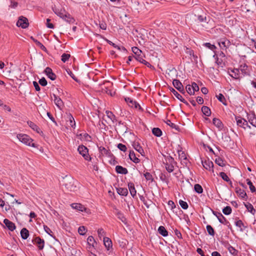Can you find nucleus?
<instances>
[{
	"label": "nucleus",
	"mask_w": 256,
	"mask_h": 256,
	"mask_svg": "<svg viewBox=\"0 0 256 256\" xmlns=\"http://www.w3.org/2000/svg\"><path fill=\"white\" fill-rule=\"evenodd\" d=\"M179 204L180 206L184 210H186L188 208V204L187 202L182 200H180Z\"/></svg>",
	"instance_id": "46"
},
{
	"label": "nucleus",
	"mask_w": 256,
	"mask_h": 256,
	"mask_svg": "<svg viewBox=\"0 0 256 256\" xmlns=\"http://www.w3.org/2000/svg\"><path fill=\"white\" fill-rule=\"evenodd\" d=\"M152 132L156 136H160L162 134V132L160 128H154L152 130Z\"/></svg>",
	"instance_id": "36"
},
{
	"label": "nucleus",
	"mask_w": 256,
	"mask_h": 256,
	"mask_svg": "<svg viewBox=\"0 0 256 256\" xmlns=\"http://www.w3.org/2000/svg\"><path fill=\"white\" fill-rule=\"evenodd\" d=\"M74 209H76L79 211L83 212L86 210V208L82 204L78 203H74L71 204Z\"/></svg>",
	"instance_id": "19"
},
{
	"label": "nucleus",
	"mask_w": 256,
	"mask_h": 256,
	"mask_svg": "<svg viewBox=\"0 0 256 256\" xmlns=\"http://www.w3.org/2000/svg\"><path fill=\"white\" fill-rule=\"evenodd\" d=\"M178 156L180 159H182L184 160H186V156L185 154L183 151L178 150Z\"/></svg>",
	"instance_id": "55"
},
{
	"label": "nucleus",
	"mask_w": 256,
	"mask_h": 256,
	"mask_svg": "<svg viewBox=\"0 0 256 256\" xmlns=\"http://www.w3.org/2000/svg\"><path fill=\"white\" fill-rule=\"evenodd\" d=\"M223 213L226 215L230 214L232 213V208L230 206L224 207L222 210Z\"/></svg>",
	"instance_id": "43"
},
{
	"label": "nucleus",
	"mask_w": 256,
	"mask_h": 256,
	"mask_svg": "<svg viewBox=\"0 0 256 256\" xmlns=\"http://www.w3.org/2000/svg\"><path fill=\"white\" fill-rule=\"evenodd\" d=\"M74 182L73 178L66 176L62 182V185L70 192L75 191L76 188L74 185Z\"/></svg>",
	"instance_id": "2"
},
{
	"label": "nucleus",
	"mask_w": 256,
	"mask_h": 256,
	"mask_svg": "<svg viewBox=\"0 0 256 256\" xmlns=\"http://www.w3.org/2000/svg\"><path fill=\"white\" fill-rule=\"evenodd\" d=\"M36 44L40 47L42 50L46 51V47L39 41L36 40L35 41Z\"/></svg>",
	"instance_id": "54"
},
{
	"label": "nucleus",
	"mask_w": 256,
	"mask_h": 256,
	"mask_svg": "<svg viewBox=\"0 0 256 256\" xmlns=\"http://www.w3.org/2000/svg\"><path fill=\"white\" fill-rule=\"evenodd\" d=\"M206 230L208 234L210 236H214V228L210 225L206 226Z\"/></svg>",
	"instance_id": "45"
},
{
	"label": "nucleus",
	"mask_w": 256,
	"mask_h": 256,
	"mask_svg": "<svg viewBox=\"0 0 256 256\" xmlns=\"http://www.w3.org/2000/svg\"><path fill=\"white\" fill-rule=\"evenodd\" d=\"M78 232L80 235H84L86 232V228L84 226H80L78 229Z\"/></svg>",
	"instance_id": "47"
},
{
	"label": "nucleus",
	"mask_w": 256,
	"mask_h": 256,
	"mask_svg": "<svg viewBox=\"0 0 256 256\" xmlns=\"http://www.w3.org/2000/svg\"><path fill=\"white\" fill-rule=\"evenodd\" d=\"M17 138L20 141L26 145L36 147L35 144L32 142L33 140L28 135L20 134L17 135Z\"/></svg>",
	"instance_id": "3"
},
{
	"label": "nucleus",
	"mask_w": 256,
	"mask_h": 256,
	"mask_svg": "<svg viewBox=\"0 0 256 256\" xmlns=\"http://www.w3.org/2000/svg\"><path fill=\"white\" fill-rule=\"evenodd\" d=\"M214 214L218 218L219 222L221 224H224L226 222V218L222 216L221 213H216L213 212Z\"/></svg>",
	"instance_id": "30"
},
{
	"label": "nucleus",
	"mask_w": 256,
	"mask_h": 256,
	"mask_svg": "<svg viewBox=\"0 0 256 256\" xmlns=\"http://www.w3.org/2000/svg\"><path fill=\"white\" fill-rule=\"evenodd\" d=\"M158 233L163 236H168V232L163 226H160L158 230Z\"/></svg>",
	"instance_id": "32"
},
{
	"label": "nucleus",
	"mask_w": 256,
	"mask_h": 256,
	"mask_svg": "<svg viewBox=\"0 0 256 256\" xmlns=\"http://www.w3.org/2000/svg\"><path fill=\"white\" fill-rule=\"evenodd\" d=\"M144 176L147 180H149L150 182L153 181L154 179H153L152 176L150 172H146L144 174Z\"/></svg>",
	"instance_id": "48"
},
{
	"label": "nucleus",
	"mask_w": 256,
	"mask_h": 256,
	"mask_svg": "<svg viewBox=\"0 0 256 256\" xmlns=\"http://www.w3.org/2000/svg\"><path fill=\"white\" fill-rule=\"evenodd\" d=\"M220 176L225 181L228 182L230 184H232V182L226 175V173L224 172H220Z\"/></svg>",
	"instance_id": "38"
},
{
	"label": "nucleus",
	"mask_w": 256,
	"mask_h": 256,
	"mask_svg": "<svg viewBox=\"0 0 256 256\" xmlns=\"http://www.w3.org/2000/svg\"><path fill=\"white\" fill-rule=\"evenodd\" d=\"M212 122L213 124L219 129V130H222V129L223 124L219 119L217 118H214Z\"/></svg>",
	"instance_id": "22"
},
{
	"label": "nucleus",
	"mask_w": 256,
	"mask_h": 256,
	"mask_svg": "<svg viewBox=\"0 0 256 256\" xmlns=\"http://www.w3.org/2000/svg\"><path fill=\"white\" fill-rule=\"evenodd\" d=\"M118 148L120 150L126 152L127 150L126 146L122 144H118Z\"/></svg>",
	"instance_id": "56"
},
{
	"label": "nucleus",
	"mask_w": 256,
	"mask_h": 256,
	"mask_svg": "<svg viewBox=\"0 0 256 256\" xmlns=\"http://www.w3.org/2000/svg\"><path fill=\"white\" fill-rule=\"evenodd\" d=\"M186 88L188 93L190 95L194 94V92L190 85H187Z\"/></svg>",
	"instance_id": "49"
},
{
	"label": "nucleus",
	"mask_w": 256,
	"mask_h": 256,
	"mask_svg": "<svg viewBox=\"0 0 256 256\" xmlns=\"http://www.w3.org/2000/svg\"><path fill=\"white\" fill-rule=\"evenodd\" d=\"M174 159L171 157L168 156L166 158V162L164 163L165 168L168 172H172L174 169Z\"/></svg>",
	"instance_id": "4"
},
{
	"label": "nucleus",
	"mask_w": 256,
	"mask_h": 256,
	"mask_svg": "<svg viewBox=\"0 0 256 256\" xmlns=\"http://www.w3.org/2000/svg\"><path fill=\"white\" fill-rule=\"evenodd\" d=\"M54 12L60 18L64 20L66 22L71 24L74 22V20L70 14L67 13L64 10L58 9L56 7L52 8Z\"/></svg>",
	"instance_id": "1"
},
{
	"label": "nucleus",
	"mask_w": 256,
	"mask_h": 256,
	"mask_svg": "<svg viewBox=\"0 0 256 256\" xmlns=\"http://www.w3.org/2000/svg\"><path fill=\"white\" fill-rule=\"evenodd\" d=\"M202 112L205 116H208L211 114V111L210 108L206 106H203L202 108Z\"/></svg>",
	"instance_id": "34"
},
{
	"label": "nucleus",
	"mask_w": 256,
	"mask_h": 256,
	"mask_svg": "<svg viewBox=\"0 0 256 256\" xmlns=\"http://www.w3.org/2000/svg\"><path fill=\"white\" fill-rule=\"evenodd\" d=\"M170 91L173 94L176 96V97L180 100L181 102L184 103H186L185 100L182 97V96L179 94L174 88H170Z\"/></svg>",
	"instance_id": "20"
},
{
	"label": "nucleus",
	"mask_w": 256,
	"mask_h": 256,
	"mask_svg": "<svg viewBox=\"0 0 256 256\" xmlns=\"http://www.w3.org/2000/svg\"><path fill=\"white\" fill-rule=\"evenodd\" d=\"M216 163L218 164V166H224V161L221 158H216L215 160Z\"/></svg>",
	"instance_id": "57"
},
{
	"label": "nucleus",
	"mask_w": 256,
	"mask_h": 256,
	"mask_svg": "<svg viewBox=\"0 0 256 256\" xmlns=\"http://www.w3.org/2000/svg\"><path fill=\"white\" fill-rule=\"evenodd\" d=\"M218 44L222 49L226 50L230 46V42L226 38H221L218 42Z\"/></svg>",
	"instance_id": "10"
},
{
	"label": "nucleus",
	"mask_w": 256,
	"mask_h": 256,
	"mask_svg": "<svg viewBox=\"0 0 256 256\" xmlns=\"http://www.w3.org/2000/svg\"><path fill=\"white\" fill-rule=\"evenodd\" d=\"M22 238L26 240L29 236V232L26 228H23L20 231Z\"/></svg>",
	"instance_id": "29"
},
{
	"label": "nucleus",
	"mask_w": 256,
	"mask_h": 256,
	"mask_svg": "<svg viewBox=\"0 0 256 256\" xmlns=\"http://www.w3.org/2000/svg\"><path fill=\"white\" fill-rule=\"evenodd\" d=\"M255 118H256V117L255 114L254 112L248 114V119L250 122L253 121L255 119Z\"/></svg>",
	"instance_id": "52"
},
{
	"label": "nucleus",
	"mask_w": 256,
	"mask_h": 256,
	"mask_svg": "<svg viewBox=\"0 0 256 256\" xmlns=\"http://www.w3.org/2000/svg\"><path fill=\"white\" fill-rule=\"evenodd\" d=\"M106 114L107 116L112 122H114L116 120V116L113 113L110 111H106Z\"/></svg>",
	"instance_id": "39"
},
{
	"label": "nucleus",
	"mask_w": 256,
	"mask_h": 256,
	"mask_svg": "<svg viewBox=\"0 0 256 256\" xmlns=\"http://www.w3.org/2000/svg\"><path fill=\"white\" fill-rule=\"evenodd\" d=\"M34 241L40 250L43 249L44 244V241L43 239H41L40 237H36Z\"/></svg>",
	"instance_id": "14"
},
{
	"label": "nucleus",
	"mask_w": 256,
	"mask_h": 256,
	"mask_svg": "<svg viewBox=\"0 0 256 256\" xmlns=\"http://www.w3.org/2000/svg\"><path fill=\"white\" fill-rule=\"evenodd\" d=\"M88 243L94 246V244L96 242L94 238L92 236H89L87 239Z\"/></svg>",
	"instance_id": "51"
},
{
	"label": "nucleus",
	"mask_w": 256,
	"mask_h": 256,
	"mask_svg": "<svg viewBox=\"0 0 256 256\" xmlns=\"http://www.w3.org/2000/svg\"><path fill=\"white\" fill-rule=\"evenodd\" d=\"M117 192L121 196H126L128 194V190L126 188H116Z\"/></svg>",
	"instance_id": "28"
},
{
	"label": "nucleus",
	"mask_w": 256,
	"mask_h": 256,
	"mask_svg": "<svg viewBox=\"0 0 256 256\" xmlns=\"http://www.w3.org/2000/svg\"><path fill=\"white\" fill-rule=\"evenodd\" d=\"M4 223L6 226V227L11 231L14 230L16 228V226L14 223L10 222L8 219H4Z\"/></svg>",
	"instance_id": "18"
},
{
	"label": "nucleus",
	"mask_w": 256,
	"mask_h": 256,
	"mask_svg": "<svg viewBox=\"0 0 256 256\" xmlns=\"http://www.w3.org/2000/svg\"><path fill=\"white\" fill-rule=\"evenodd\" d=\"M16 25L17 26H20L23 28H28V18L22 16H20L16 22Z\"/></svg>",
	"instance_id": "6"
},
{
	"label": "nucleus",
	"mask_w": 256,
	"mask_h": 256,
	"mask_svg": "<svg viewBox=\"0 0 256 256\" xmlns=\"http://www.w3.org/2000/svg\"><path fill=\"white\" fill-rule=\"evenodd\" d=\"M166 123L168 125L170 126L171 128L177 130L178 126L174 124L170 120H168L166 121Z\"/></svg>",
	"instance_id": "58"
},
{
	"label": "nucleus",
	"mask_w": 256,
	"mask_h": 256,
	"mask_svg": "<svg viewBox=\"0 0 256 256\" xmlns=\"http://www.w3.org/2000/svg\"><path fill=\"white\" fill-rule=\"evenodd\" d=\"M53 97L54 104L59 108L61 109L64 106L63 102L55 94H53Z\"/></svg>",
	"instance_id": "13"
},
{
	"label": "nucleus",
	"mask_w": 256,
	"mask_h": 256,
	"mask_svg": "<svg viewBox=\"0 0 256 256\" xmlns=\"http://www.w3.org/2000/svg\"><path fill=\"white\" fill-rule=\"evenodd\" d=\"M236 120L238 126L243 128L244 129H246V126L250 128V126L248 124V122L244 118L236 117Z\"/></svg>",
	"instance_id": "7"
},
{
	"label": "nucleus",
	"mask_w": 256,
	"mask_h": 256,
	"mask_svg": "<svg viewBox=\"0 0 256 256\" xmlns=\"http://www.w3.org/2000/svg\"><path fill=\"white\" fill-rule=\"evenodd\" d=\"M98 236L101 238L102 237L104 236V234H105V232L102 228H100L98 230Z\"/></svg>",
	"instance_id": "60"
},
{
	"label": "nucleus",
	"mask_w": 256,
	"mask_h": 256,
	"mask_svg": "<svg viewBox=\"0 0 256 256\" xmlns=\"http://www.w3.org/2000/svg\"><path fill=\"white\" fill-rule=\"evenodd\" d=\"M116 171L117 173L126 174L128 173V170L120 166H117L116 167Z\"/></svg>",
	"instance_id": "21"
},
{
	"label": "nucleus",
	"mask_w": 256,
	"mask_h": 256,
	"mask_svg": "<svg viewBox=\"0 0 256 256\" xmlns=\"http://www.w3.org/2000/svg\"><path fill=\"white\" fill-rule=\"evenodd\" d=\"M78 150L86 160H91V158L88 154V149L85 146L83 145L80 146L78 147Z\"/></svg>",
	"instance_id": "5"
},
{
	"label": "nucleus",
	"mask_w": 256,
	"mask_h": 256,
	"mask_svg": "<svg viewBox=\"0 0 256 256\" xmlns=\"http://www.w3.org/2000/svg\"><path fill=\"white\" fill-rule=\"evenodd\" d=\"M203 45L208 48L209 49L211 50H214V49H215L216 48L215 46L214 45V44H211L209 43V42H206V43H204L203 44Z\"/></svg>",
	"instance_id": "53"
},
{
	"label": "nucleus",
	"mask_w": 256,
	"mask_h": 256,
	"mask_svg": "<svg viewBox=\"0 0 256 256\" xmlns=\"http://www.w3.org/2000/svg\"><path fill=\"white\" fill-rule=\"evenodd\" d=\"M191 86L192 87L194 92H198L199 90V87L196 83L193 82Z\"/></svg>",
	"instance_id": "61"
},
{
	"label": "nucleus",
	"mask_w": 256,
	"mask_h": 256,
	"mask_svg": "<svg viewBox=\"0 0 256 256\" xmlns=\"http://www.w3.org/2000/svg\"><path fill=\"white\" fill-rule=\"evenodd\" d=\"M38 82L42 86H46L47 84V81L44 78L40 79Z\"/></svg>",
	"instance_id": "59"
},
{
	"label": "nucleus",
	"mask_w": 256,
	"mask_h": 256,
	"mask_svg": "<svg viewBox=\"0 0 256 256\" xmlns=\"http://www.w3.org/2000/svg\"><path fill=\"white\" fill-rule=\"evenodd\" d=\"M216 98L218 99V100L221 102H222L224 104H226V100L222 94H220L218 96H216Z\"/></svg>",
	"instance_id": "40"
},
{
	"label": "nucleus",
	"mask_w": 256,
	"mask_h": 256,
	"mask_svg": "<svg viewBox=\"0 0 256 256\" xmlns=\"http://www.w3.org/2000/svg\"><path fill=\"white\" fill-rule=\"evenodd\" d=\"M116 214L118 216V218H119L122 222L124 223L126 222V218L124 216L123 214H122L120 211H118L116 210Z\"/></svg>",
	"instance_id": "35"
},
{
	"label": "nucleus",
	"mask_w": 256,
	"mask_h": 256,
	"mask_svg": "<svg viewBox=\"0 0 256 256\" xmlns=\"http://www.w3.org/2000/svg\"><path fill=\"white\" fill-rule=\"evenodd\" d=\"M104 244L108 250L112 247V240L108 237L104 238Z\"/></svg>",
	"instance_id": "26"
},
{
	"label": "nucleus",
	"mask_w": 256,
	"mask_h": 256,
	"mask_svg": "<svg viewBox=\"0 0 256 256\" xmlns=\"http://www.w3.org/2000/svg\"><path fill=\"white\" fill-rule=\"evenodd\" d=\"M132 146L134 148L142 155V154L144 153V151L138 142H134Z\"/></svg>",
	"instance_id": "27"
},
{
	"label": "nucleus",
	"mask_w": 256,
	"mask_h": 256,
	"mask_svg": "<svg viewBox=\"0 0 256 256\" xmlns=\"http://www.w3.org/2000/svg\"><path fill=\"white\" fill-rule=\"evenodd\" d=\"M45 74L50 78L51 80H54L56 78V75L52 72L51 68L47 67L44 70Z\"/></svg>",
	"instance_id": "12"
},
{
	"label": "nucleus",
	"mask_w": 256,
	"mask_h": 256,
	"mask_svg": "<svg viewBox=\"0 0 256 256\" xmlns=\"http://www.w3.org/2000/svg\"><path fill=\"white\" fill-rule=\"evenodd\" d=\"M174 86L176 88L179 92L182 93H184V88L181 83V82L178 80H174L172 82Z\"/></svg>",
	"instance_id": "9"
},
{
	"label": "nucleus",
	"mask_w": 256,
	"mask_h": 256,
	"mask_svg": "<svg viewBox=\"0 0 256 256\" xmlns=\"http://www.w3.org/2000/svg\"><path fill=\"white\" fill-rule=\"evenodd\" d=\"M33 85L36 91L40 90V86H39L38 84L36 82V81L33 82Z\"/></svg>",
	"instance_id": "64"
},
{
	"label": "nucleus",
	"mask_w": 256,
	"mask_h": 256,
	"mask_svg": "<svg viewBox=\"0 0 256 256\" xmlns=\"http://www.w3.org/2000/svg\"><path fill=\"white\" fill-rule=\"evenodd\" d=\"M202 164L204 168L208 170H210L214 166L213 162L209 160L204 162L202 161Z\"/></svg>",
	"instance_id": "17"
},
{
	"label": "nucleus",
	"mask_w": 256,
	"mask_h": 256,
	"mask_svg": "<svg viewBox=\"0 0 256 256\" xmlns=\"http://www.w3.org/2000/svg\"><path fill=\"white\" fill-rule=\"evenodd\" d=\"M116 48H117L118 50L123 52L124 53H126L127 52L126 49L122 46H120L118 45H117V46Z\"/></svg>",
	"instance_id": "63"
},
{
	"label": "nucleus",
	"mask_w": 256,
	"mask_h": 256,
	"mask_svg": "<svg viewBox=\"0 0 256 256\" xmlns=\"http://www.w3.org/2000/svg\"><path fill=\"white\" fill-rule=\"evenodd\" d=\"M66 124L68 126L74 128L76 126V122L74 117L71 114H68L66 116Z\"/></svg>",
	"instance_id": "11"
},
{
	"label": "nucleus",
	"mask_w": 256,
	"mask_h": 256,
	"mask_svg": "<svg viewBox=\"0 0 256 256\" xmlns=\"http://www.w3.org/2000/svg\"><path fill=\"white\" fill-rule=\"evenodd\" d=\"M132 52L136 54V56H141L142 51L137 47L134 46L132 48Z\"/></svg>",
	"instance_id": "44"
},
{
	"label": "nucleus",
	"mask_w": 256,
	"mask_h": 256,
	"mask_svg": "<svg viewBox=\"0 0 256 256\" xmlns=\"http://www.w3.org/2000/svg\"><path fill=\"white\" fill-rule=\"evenodd\" d=\"M44 230H45V232L48 234L49 235H50V236H52V231L51 230L46 226H44Z\"/></svg>",
	"instance_id": "62"
},
{
	"label": "nucleus",
	"mask_w": 256,
	"mask_h": 256,
	"mask_svg": "<svg viewBox=\"0 0 256 256\" xmlns=\"http://www.w3.org/2000/svg\"><path fill=\"white\" fill-rule=\"evenodd\" d=\"M246 180L247 182V184L249 186L250 191L252 192H255L256 190L255 186L252 184V182L248 178L246 179Z\"/></svg>",
	"instance_id": "42"
},
{
	"label": "nucleus",
	"mask_w": 256,
	"mask_h": 256,
	"mask_svg": "<svg viewBox=\"0 0 256 256\" xmlns=\"http://www.w3.org/2000/svg\"><path fill=\"white\" fill-rule=\"evenodd\" d=\"M128 187L130 194L134 198L136 194V191L135 189L134 184L132 182H129L128 184Z\"/></svg>",
	"instance_id": "23"
},
{
	"label": "nucleus",
	"mask_w": 256,
	"mask_h": 256,
	"mask_svg": "<svg viewBox=\"0 0 256 256\" xmlns=\"http://www.w3.org/2000/svg\"><path fill=\"white\" fill-rule=\"evenodd\" d=\"M194 190L198 194H202L203 192V189L202 186L199 184H196L194 186Z\"/></svg>",
	"instance_id": "41"
},
{
	"label": "nucleus",
	"mask_w": 256,
	"mask_h": 256,
	"mask_svg": "<svg viewBox=\"0 0 256 256\" xmlns=\"http://www.w3.org/2000/svg\"><path fill=\"white\" fill-rule=\"evenodd\" d=\"M129 158L131 160L136 164L138 163L140 161L139 158L136 156V154L134 151H130Z\"/></svg>",
	"instance_id": "25"
},
{
	"label": "nucleus",
	"mask_w": 256,
	"mask_h": 256,
	"mask_svg": "<svg viewBox=\"0 0 256 256\" xmlns=\"http://www.w3.org/2000/svg\"><path fill=\"white\" fill-rule=\"evenodd\" d=\"M27 123L28 126L30 128H31L34 130L36 131L38 134L42 132V131L40 130V128L33 122L31 121H28Z\"/></svg>",
	"instance_id": "24"
},
{
	"label": "nucleus",
	"mask_w": 256,
	"mask_h": 256,
	"mask_svg": "<svg viewBox=\"0 0 256 256\" xmlns=\"http://www.w3.org/2000/svg\"><path fill=\"white\" fill-rule=\"evenodd\" d=\"M125 100L130 106H134L135 108H138V109L140 110H143L140 105L136 102L133 100L131 98H125Z\"/></svg>",
	"instance_id": "8"
},
{
	"label": "nucleus",
	"mask_w": 256,
	"mask_h": 256,
	"mask_svg": "<svg viewBox=\"0 0 256 256\" xmlns=\"http://www.w3.org/2000/svg\"><path fill=\"white\" fill-rule=\"evenodd\" d=\"M244 204L249 212H250L252 214H254L256 210L254 208V206H252V205L251 204H250L249 202H247V203H244Z\"/></svg>",
	"instance_id": "31"
},
{
	"label": "nucleus",
	"mask_w": 256,
	"mask_h": 256,
	"mask_svg": "<svg viewBox=\"0 0 256 256\" xmlns=\"http://www.w3.org/2000/svg\"><path fill=\"white\" fill-rule=\"evenodd\" d=\"M136 59L140 62L142 63V64H144L147 66L148 67H152V65L149 63L148 62H146V60H144L142 56H136L135 57Z\"/></svg>",
	"instance_id": "33"
},
{
	"label": "nucleus",
	"mask_w": 256,
	"mask_h": 256,
	"mask_svg": "<svg viewBox=\"0 0 256 256\" xmlns=\"http://www.w3.org/2000/svg\"><path fill=\"white\" fill-rule=\"evenodd\" d=\"M236 192L238 195V196L243 199L246 200L247 199V195L245 191L240 188H236Z\"/></svg>",
	"instance_id": "16"
},
{
	"label": "nucleus",
	"mask_w": 256,
	"mask_h": 256,
	"mask_svg": "<svg viewBox=\"0 0 256 256\" xmlns=\"http://www.w3.org/2000/svg\"><path fill=\"white\" fill-rule=\"evenodd\" d=\"M70 58V54H63L62 56V60L65 62H66Z\"/></svg>",
	"instance_id": "50"
},
{
	"label": "nucleus",
	"mask_w": 256,
	"mask_h": 256,
	"mask_svg": "<svg viewBox=\"0 0 256 256\" xmlns=\"http://www.w3.org/2000/svg\"><path fill=\"white\" fill-rule=\"evenodd\" d=\"M98 150L101 155H102V156L110 157L112 155L111 152L109 150H106L104 147H99Z\"/></svg>",
	"instance_id": "15"
},
{
	"label": "nucleus",
	"mask_w": 256,
	"mask_h": 256,
	"mask_svg": "<svg viewBox=\"0 0 256 256\" xmlns=\"http://www.w3.org/2000/svg\"><path fill=\"white\" fill-rule=\"evenodd\" d=\"M227 249L228 250V252L232 255L234 256H237L238 254V250H236L234 247L232 246L228 245L227 247Z\"/></svg>",
	"instance_id": "37"
}]
</instances>
